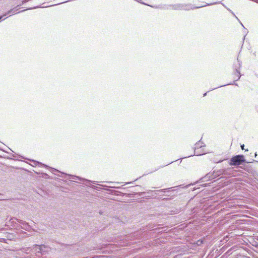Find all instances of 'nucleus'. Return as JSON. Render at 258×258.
Returning <instances> with one entry per match:
<instances>
[{
	"instance_id": "f8f14e48",
	"label": "nucleus",
	"mask_w": 258,
	"mask_h": 258,
	"mask_svg": "<svg viewBox=\"0 0 258 258\" xmlns=\"http://www.w3.org/2000/svg\"><path fill=\"white\" fill-rule=\"evenodd\" d=\"M93 188H94V189H96V190H99L100 188L97 186H95V185H92L91 186Z\"/></svg>"
},
{
	"instance_id": "a211bd4d",
	"label": "nucleus",
	"mask_w": 258,
	"mask_h": 258,
	"mask_svg": "<svg viewBox=\"0 0 258 258\" xmlns=\"http://www.w3.org/2000/svg\"><path fill=\"white\" fill-rule=\"evenodd\" d=\"M199 152H205V151L204 150V149L202 148L199 150Z\"/></svg>"
},
{
	"instance_id": "4be33fe9",
	"label": "nucleus",
	"mask_w": 258,
	"mask_h": 258,
	"mask_svg": "<svg viewBox=\"0 0 258 258\" xmlns=\"http://www.w3.org/2000/svg\"><path fill=\"white\" fill-rule=\"evenodd\" d=\"M207 93V92H206V93H205L204 94L203 96L204 97V96H206Z\"/></svg>"
},
{
	"instance_id": "7ed1b4c3",
	"label": "nucleus",
	"mask_w": 258,
	"mask_h": 258,
	"mask_svg": "<svg viewBox=\"0 0 258 258\" xmlns=\"http://www.w3.org/2000/svg\"><path fill=\"white\" fill-rule=\"evenodd\" d=\"M61 175H57L58 176L62 177V178H66V179L70 180H72L73 181L76 182L77 180H84V179L81 178V177L75 176V175H72L70 174H68L63 172H60ZM87 182L89 183H94V181L89 180H86L85 179Z\"/></svg>"
},
{
	"instance_id": "2eb2a0df",
	"label": "nucleus",
	"mask_w": 258,
	"mask_h": 258,
	"mask_svg": "<svg viewBox=\"0 0 258 258\" xmlns=\"http://www.w3.org/2000/svg\"><path fill=\"white\" fill-rule=\"evenodd\" d=\"M46 248H47L46 247V248L43 247V251H44V253L43 254H44L45 253V252L47 251V250H45V249Z\"/></svg>"
},
{
	"instance_id": "f257e3e1",
	"label": "nucleus",
	"mask_w": 258,
	"mask_h": 258,
	"mask_svg": "<svg viewBox=\"0 0 258 258\" xmlns=\"http://www.w3.org/2000/svg\"><path fill=\"white\" fill-rule=\"evenodd\" d=\"M246 162L244 156L243 155H237L232 157L229 161V164L231 166H238L243 163H250Z\"/></svg>"
},
{
	"instance_id": "6e6552de",
	"label": "nucleus",
	"mask_w": 258,
	"mask_h": 258,
	"mask_svg": "<svg viewBox=\"0 0 258 258\" xmlns=\"http://www.w3.org/2000/svg\"><path fill=\"white\" fill-rule=\"evenodd\" d=\"M19 6H17L15 8H14L12 9H11L10 10L8 11L7 12H6L5 14H4V16H6L8 15H10V16L12 15H14L15 14H17V13H20V12H18L19 9H18L17 8L19 7ZM25 10H22L21 11H20V12H23Z\"/></svg>"
},
{
	"instance_id": "6ab92c4d",
	"label": "nucleus",
	"mask_w": 258,
	"mask_h": 258,
	"mask_svg": "<svg viewBox=\"0 0 258 258\" xmlns=\"http://www.w3.org/2000/svg\"><path fill=\"white\" fill-rule=\"evenodd\" d=\"M226 85H221V86H220L218 87V88H219V87H223V86H226ZM215 89H216V88H215ZM214 89H215V88H214Z\"/></svg>"
},
{
	"instance_id": "f03ea898",
	"label": "nucleus",
	"mask_w": 258,
	"mask_h": 258,
	"mask_svg": "<svg viewBox=\"0 0 258 258\" xmlns=\"http://www.w3.org/2000/svg\"><path fill=\"white\" fill-rule=\"evenodd\" d=\"M230 170V169L228 168V169H225V170H223V169L217 171H214L212 174H211L210 173H208L206 175V176L205 177H203L201 179V180L204 179V181L212 180V179H213L215 178L216 177H218L220 175L224 174H226V172L228 170Z\"/></svg>"
},
{
	"instance_id": "dca6fc26",
	"label": "nucleus",
	"mask_w": 258,
	"mask_h": 258,
	"mask_svg": "<svg viewBox=\"0 0 258 258\" xmlns=\"http://www.w3.org/2000/svg\"><path fill=\"white\" fill-rule=\"evenodd\" d=\"M202 243V241L198 240V242H197V244L198 245H200Z\"/></svg>"
},
{
	"instance_id": "20e7f679",
	"label": "nucleus",
	"mask_w": 258,
	"mask_h": 258,
	"mask_svg": "<svg viewBox=\"0 0 258 258\" xmlns=\"http://www.w3.org/2000/svg\"><path fill=\"white\" fill-rule=\"evenodd\" d=\"M195 147L194 148V155L196 156H201L206 154V152H199V150L202 148L203 147H205L204 144L201 141H199L195 144Z\"/></svg>"
},
{
	"instance_id": "ddd939ff",
	"label": "nucleus",
	"mask_w": 258,
	"mask_h": 258,
	"mask_svg": "<svg viewBox=\"0 0 258 258\" xmlns=\"http://www.w3.org/2000/svg\"><path fill=\"white\" fill-rule=\"evenodd\" d=\"M5 16H4V15H3L2 16H0V22H1L3 20H5L6 19V18H4V17Z\"/></svg>"
},
{
	"instance_id": "9b49d317",
	"label": "nucleus",
	"mask_w": 258,
	"mask_h": 258,
	"mask_svg": "<svg viewBox=\"0 0 258 258\" xmlns=\"http://www.w3.org/2000/svg\"><path fill=\"white\" fill-rule=\"evenodd\" d=\"M18 222L24 226H27V223L22 220H19Z\"/></svg>"
},
{
	"instance_id": "39448f33",
	"label": "nucleus",
	"mask_w": 258,
	"mask_h": 258,
	"mask_svg": "<svg viewBox=\"0 0 258 258\" xmlns=\"http://www.w3.org/2000/svg\"><path fill=\"white\" fill-rule=\"evenodd\" d=\"M241 64L242 62L239 60L238 58H237L236 61L234 62L233 64V68L235 70V75L237 76V80H239L241 77L239 70L241 67Z\"/></svg>"
},
{
	"instance_id": "4468645a",
	"label": "nucleus",
	"mask_w": 258,
	"mask_h": 258,
	"mask_svg": "<svg viewBox=\"0 0 258 258\" xmlns=\"http://www.w3.org/2000/svg\"><path fill=\"white\" fill-rule=\"evenodd\" d=\"M233 78L234 79H235V81H237L238 80H237V76L236 75H235V72L233 74Z\"/></svg>"
},
{
	"instance_id": "1a4fd4ad",
	"label": "nucleus",
	"mask_w": 258,
	"mask_h": 258,
	"mask_svg": "<svg viewBox=\"0 0 258 258\" xmlns=\"http://www.w3.org/2000/svg\"><path fill=\"white\" fill-rule=\"evenodd\" d=\"M170 7L172 9L175 10H182L183 5L182 4H177L174 5H170Z\"/></svg>"
},
{
	"instance_id": "0eeeda50",
	"label": "nucleus",
	"mask_w": 258,
	"mask_h": 258,
	"mask_svg": "<svg viewBox=\"0 0 258 258\" xmlns=\"http://www.w3.org/2000/svg\"><path fill=\"white\" fill-rule=\"evenodd\" d=\"M43 247L46 248V246L44 245H33L32 250L35 252L36 253H41L43 254L44 251H43Z\"/></svg>"
},
{
	"instance_id": "f3484780",
	"label": "nucleus",
	"mask_w": 258,
	"mask_h": 258,
	"mask_svg": "<svg viewBox=\"0 0 258 258\" xmlns=\"http://www.w3.org/2000/svg\"><path fill=\"white\" fill-rule=\"evenodd\" d=\"M240 147H241V148L242 150H244V144L241 145Z\"/></svg>"
},
{
	"instance_id": "9d476101",
	"label": "nucleus",
	"mask_w": 258,
	"mask_h": 258,
	"mask_svg": "<svg viewBox=\"0 0 258 258\" xmlns=\"http://www.w3.org/2000/svg\"><path fill=\"white\" fill-rule=\"evenodd\" d=\"M50 170L51 173H52L53 174H54L55 175H56L55 172H60L58 170H57L56 169L53 168H50Z\"/></svg>"
},
{
	"instance_id": "412c9836",
	"label": "nucleus",
	"mask_w": 258,
	"mask_h": 258,
	"mask_svg": "<svg viewBox=\"0 0 258 258\" xmlns=\"http://www.w3.org/2000/svg\"><path fill=\"white\" fill-rule=\"evenodd\" d=\"M237 85V84H235V83H230V84H228L227 85Z\"/></svg>"
},
{
	"instance_id": "5701e85b",
	"label": "nucleus",
	"mask_w": 258,
	"mask_h": 258,
	"mask_svg": "<svg viewBox=\"0 0 258 258\" xmlns=\"http://www.w3.org/2000/svg\"><path fill=\"white\" fill-rule=\"evenodd\" d=\"M256 156H257V154H256V153H255V154H254L255 157H256Z\"/></svg>"
},
{
	"instance_id": "423d86ee",
	"label": "nucleus",
	"mask_w": 258,
	"mask_h": 258,
	"mask_svg": "<svg viewBox=\"0 0 258 258\" xmlns=\"http://www.w3.org/2000/svg\"><path fill=\"white\" fill-rule=\"evenodd\" d=\"M217 3H214L212 4H207V5L203 6V7L206 6H209V5H214V4H216ZM182 5H183L182 10H185V11H189L190 10H193L195 9H198V8L203 7V6H199V7H193V6L191 4H182Z\"/></svg>"
},
{
	"instance_id": "aec40b11",
	"label": "nucleus",
	"mask_w": 258,
	"mask_h": 258,
	"mask_svg": "<svg viewBox=\"0 0 258 258\" xmlns=\"http://www.w3.org/2000/svg\"><path fill=\"white\" fill-rule=\"evenodd\" d=\"M166 189H163L161 190V191H162V192H165Z\"/></svg>"
},
{
	"instance_id": "b1692460",
	"label": "nucleus",
	"mask_w": 258,
	"mask_h": 258,
	"mask_svg": "<svg viewBox=\"0 0 258 258\" xmlns=\"http://www.w3.org/2000/svg\"><path fill=\"white\" fill-rule=\"evenodd\" d=\"M39 7H35L34 8H39Z\"/></svg>"
}]
</instances>
